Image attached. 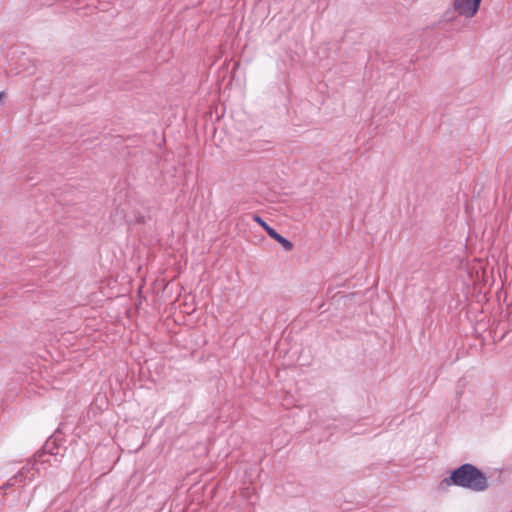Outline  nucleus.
I'll return each instance as SVG.
<instances>
[{"label": "nucleus", "mask_w": 512, "mask_h": 512, "mask_svg": "<svg viewBox=\"0 0 512 512\" xmlns=\"http://www.w3.org/2000/svg\"><path fill=\"white\" fill-rule=\"evenodd\" d=\"M482 0H454L453 8L466 18L475 16L480 8Z\"/></svg>", "instance_id": "nucleus-3"}, {"label": "nucleus", "mask_w": 512, "mask_h": 512, "mask_svg": "<svg viewBox=\"0 0 512 512\" xmlns=\"http://www.w3.org/2000/svg\"><path fill=\"white\" fill-rule=\"evenodd\" d=\"M252 219L257 223L259 224L266 232H268L269 229H271L272 227L267 224V222L261 217L259 216L258 214H253L252 215Z\"/></svg>", "instance_id": "nucleus-5"}, {"label": "nucleus", "mask_w": 512, "mask_h": 512, "mask_svg": "<svg viewBox=\"0 0 512 512\" xmlns=\"http://www.w3.org/2000/svg\"><path fill=\"white\" fill-rule=\"evenodd\" d=\"M446 486H456L473 492H483L489 487L485 473L471 463H464L453 469L441 482Z\"/></svg>", "instance_id": "nucleus-2"}, {"label": "nucleus", "mask_w": 512, "mask_h": 512, "mask_svg": "<svg viewBox=\"0 0 512 512\" xmlns=\"http://www.w3.org/2000/svg\"><path fill=\"white\" fill-rule=\"evenodd\" d=\"M66 448H63L58 443V436H51L43 445V447L35 453L33 460L29 461L22 467L14 476H12L3 486L0 487V494L5 495L10 487L25 485L31 482L37 473L40 472V466L45 463H50L51 460L55 463L60 462V458L64 456Z\"/></svg>", "instance_id": "nucleus-1"}, {"label": "nucleus", "mask_w": 512, "mask_h": 512, "mask_svg": "<svg viewBox=\"0 0 512 512\" xmlns=\"http://www.w3.org/2000/svg\"><path fill=\"white\" fill-rule=\"evenodd\" d=\"M267 234L274 239L276 242L281 244L285 251H290L293 248V244L290 240L279 234L273 227L268 230Z\"/></svg>", "instance_id": "nucleus-4"}]
</instances>
